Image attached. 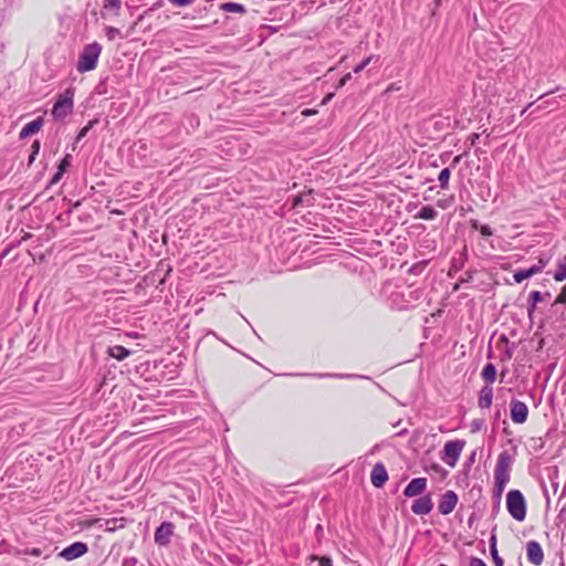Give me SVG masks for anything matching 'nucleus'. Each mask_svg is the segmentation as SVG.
Masks as SVG:
<instances>
[{"label": "nucleus", "mask_w": 566, "mask_h": 566, "mask_svg": "<svg viewBox=\"0 0 566 566\" xmlns=\"http://www.w3.org/2000/svg\"><path fill=\"white\" fill-rule=\"evenodd\" d=\"M102 52V46L97 42H93L84 46L76 65L80 73H85L94 70L97 65L98 57Z\"/></svg>", "instance_id": "1"}, {"label": "nucleus", "mask_w": 566, "mask_h": 566, "mask_svg": "<svg viewBox=\"0 0 566 566\" xmlns=\"http://www.w3.org/2000/svg\"><path fill=\"white\" fill-rule=\"evenodd\" d=\"M506 509L510 515L518 521L523 522L526 517V501L524 495L518 490H511L506 494Z\"/></svg>", "instance_id": "2"}, {"label": "nucleus", "mask_w": 566, "mask_h": 566, "mask_svg": "<svg viewBox=\"0 0 566 566\" xmlns=\"http://www.w3.org/2000/svg\"><path fill=\"white\" fill-rule=\"evenodd\" d=\"M513 464V458L507 451H503L499 454L495 470H494V483L507 485L511 479V468Z\"/></svg>", "instance_id": "3"}, {"label": "nucleus", "mask_w": 566, "mask_h": 566, "mask_svg": "<svg viewBox=\"0 0 566 566\" xmlns=\"http://www.w3.org/2000/svg\"><path fill=\"white\" fill-rule=\"evenodd\" d=\"M73 97L74 91L72 88H67L63 94L59 96L52 109V116L55 119H63L72 113Z\"/></svg>", "instance_id": "4"}, {"label": "nucleus", "mask_w": 566, "mask_h": 566, "mask_svg": "<svg viewBox=\"0 0 566 566\" xmlns=\"http://www.w3.org/2000/svg\"><path fill=\"white\" fill-rule=\"evenodd\" d=\"M464 446L465 442L462 440L448 441L443 447V454L441 457L442 461L449 467L454 468Z\"/></svg>", "instance_id": "5"}, {"label": "nucleus", "mask_w": 566, "mask_h": 566, "mask_svg": "<svg viewBox=\"0 0 566 566\" xmlns=\"http://www.w3.org/2000/svg\"><path fill=\"white\" fill-rule=\"evenodd\" d=\"M511 419L514 423L522 424L527 420L528 408L520 400H512L510 405Z\"/></svg>", "instance_id": "6"}, {"label": "nucleus", "mask_w": 566, "mask_h": 566, "mask_svg": "<svg viewBox=\"0 0 566 566\" xmlns=\"http://www.w3.org/2000/svg\"><path fill=\"white\" fill-rule=\"evenodd\" d=\"M175 526L172 523L164 522L155 532V542L160 546H166L170 542Z\"/></svg>", "instance_id": "7"}, {"label": "nucleus", "mask_w": 566, "mask_h": 566, "mask_svg": "<svg viewBox=\"0 0 566 566\" xmlns=\"http://www.w3.org/2000/svg\"><path fill=\"white\" fill-rule=\"evenodd\" d=\"M458 503V495L453 491H447L439 502L438 510L441 514H450Z\"/></svg>", "instance_id": "8"}, {"label": "nucleus", "mask_w": 566, "mask_h": 566, "mask_svg": "<svg viewBox=\"0 0 566 566\" xmlns=\"http://www.w3.org/2000/svg\"><path fill=\"white\" fill-rule=\"evenodd\" d=\"M86 552H87L86 544H84L82 542H76V543H73L72 545L67 546L66 548H64L60 553V556L66 560H73L75 558L83 556Z\"/></svg>", "instance_id": "9"}, {"label": "nucleus", "mask_w": 566, "mask_h": 566, "mask_svg": "<svg viewBox=\"0 0 566 566\" xmlns=\"http://www.w3.org/2000/svg\"><path fill=\"white\" fill-rule=\"evenodd\" d=\"M122 10V0H104L102 7V18L103 19H114L117 18Z\"/></svg>", "instance_id": "10"}, {"label": "nucleus", "mask_w": 566, "mask_h": 566, "mask_svg": "<svg viewBox=\"0 0 566 566\" xmlns=\"http://www.w3.org/2000/svg\"><path fill=\"white\" fill-rule=\"evenodd\" d=\"M427 489V480L424 478L412 479L406 486L403 494L407 497H413L422 494Z\"/></svg>", "instance_id": "11"}, {"label": "nucleus", "mask_w": 566, "mask_h": 566, "mask_svg": "<svg viewBox=\"0 0 566 566\" xmlns=\"http://www.w3.org/2000/svg\"><path fill=\"white\" fill-rule=\"evenodd\" d=\"M526 554H527V559L536 566L541 565L544 560L543 549H542L541 545L535 541H531L527 543Z\"/></svg>", "instance_id": "12"}, {"label": "nucleus", "mask_w": 566, "mask_h": 566, "mask_svg": "<svg viewBox=\"0 0 566 566\" xmlns=\"http://www.w3.org/2000/svg\"><path fill=\"white\" fill-rule=\"evenodd\" d=\"M432 506L433 505H432L431 497L429 495H424V496L417 499L413 502L411 510L417 515H426L431 512Z\"/></svg>", "instance_id": "13"}, {"label": "nucleus", "mask_w": 566, "mask_h": 566, "mask_svg": "<svg viewBox=\"0 0 566 566\" xmlns=\"http://www.w3.org/2000/svg\"><path fill=\"white\" fill-rule=\"evenodd\" d=\"M370 480L376 488H380L385 484L388 480V474L382 464L378 463L373 468Z\"/></svg>", "instance_id": "14"}, {"label": "nucleus", "mask_w": 566, "mask_h": 566, "mask_svg": "<svg viewBox=\"0 0 566 566\" xmlns=\"http://www.w3.org/2000/svg\"><path fill=\"white\" fill-rule=\"evenodd\" d=\"M43 126V118L38 117L36 119L28 123L20 132V138H27L33 134H36Z\"/></svg>", "instance_id": "15"}, {"label": "nucleus", "mask_w": 566, "mask_h": 566, "mask_svg": "<svg viewBox=\"0 0 566 566\" xmlns=\"http://www.w3.org/2000/svg\"><path fill=\"white\" fill-rule=\"evenodd\" d=\"M493 389L490 386H485L480 391L479 406L481 408H489L492 405Z\"/></svg>", "instance_id": "16"}, {"label": "nucleus", "mask_w": 566, "mask_h": 566, "mask_svg": "<svg viewBox=\"0 0 566 566\" xmlns=\"http://www.w3.org/2000/svg\"><path fill=\"white\" fill-rule=\"evenodd\" d=\"M125 526L124 518H109L105 520L101 527H104L107 532H115L118 528H123Z\"/></svg>", "instance_id": "17"}, {"label": "nucleus", "mask_w": 566, "mask_h": 566, "mask_svg": "<svg viewBox=\"0 0 566 566\" xmlns=\"http://www.w3.org/2000/svg\"><path fill=\"white\" fill-rule=\"evenodd\" d=\"M108 354L117 360H123L129 356V350L123 346L116 345L108 348Z\"/></svg>", "instance_id": "18"}, {"label": "nucleus", "mask_w": 566, "mask_h": 566, "mask_svg": "<svg viewBox=\"0 0 566 566\" xmlns=\"http://www.w3.org/2000/svg\"><path fill=\"white\" fill-rule=\"evenodd\" d=\"M220 9L224 12H237V13H244L245 8L235 2H226L220 6Z\"/></svg>", "instance_id": "19"}, {"label": "nucleus", "mask_w": 566, "mask_h": 566, "mask_svg": "<svg viewBox=\"0 0 566 566\" xmlns=\"http://www.w3.org/2000/svg\"><path fill=\"white\" fill-rule=\"evenodd\" d=\"M417 217L423 220H433L437 217V211L431 206H424L419 210Z\"/></svg>", "instance_id": "20"}, {"label": "nucleus", "mask_w": 566, "mask_h": 566, "mask_svg": "<svg viewBox=\"0 0 566 566\" xmlns=\"http://www.w3.org/2000/svg\"><path fill=\"white\" fill-rule=\"evenodd\" d=\"M482 377L490 384L495 380L496 369L493 364H486L482 370Z\"/></svg>", "instance_id": "21"}, {"label": "nucleus", "mask_w": 566, "mask_h": 566, "mask_svg": "<svg viewBox=\"0 0 566 566\" xmlns=\"http://www.w3.org/2000/svg\"><path fill=\"white\" fill-rule=\"evenodd\" d=\"M554 279L558 282H563L566 280V256L558 262L557 271L554 274Z\"/></svg>", "instance_id": "22"}, {"label": "nucleus", "mask_w": 566, "mask_h": 566, "mask_svg": "<svg viewBox=\"0 0 566 566\" xmlns=\"http://www.w3.org/2000/svg\"><path fill=\"white\" fill-rule=\"evenodd\" d=\"M450 175H451V172H450V169H449V168H443V169L440 171V174H439V176H438V180H439V182H440L441 188H443V189H444V188H447V187H448L449 179H450Z\"/></svg>", "instance_id": "23"}, {"label": "nucleus", "mask_w": 566, "mask_h": 566, "mask_svg": "<svg viewBox=\"0 0 566 566\" xmlns=\"http://www.w3.org/2000/svg\"><path fill=\"white\" fill-rule=\"evenodd\" d=\"M310 566H332V560L327 557L317 558L312 556Z\"/></svg>", "instance_id": "24"}, {"label": "nucleus", "mask_w": 566, "mask_h": 566, "mask_svg": "<svg viewBox=\"0 0 566 566\" xmlns=\"http://www.w3.org/2000/svg\"><path fill=\"white\" fill-rule=\"evenodd\" d=\"M105 35L109 41L115 40L116 36H122L119 29L114 27H106L105 28Z\"/></svg>", "instance_id": "25"}, {"label": "nucleus", "mask_w": 566, "mask_h": 566, "mask_svg": "<svg viewBox=\"0 0 566 566\" xmlns=\"http://www.w3.org/2000/svg\"><path fill=\"white\" fill-rule=\"evenodd\" d=\"M543 269H544V263L542 261H539L538 264H535L532 268L527 269L526 272H527L528 276L531 277V276L542 272Z\"/></svg>", "instance_id": "26"}, {"label": "nucleus", "mask_w": 566, "mask_h": 566, "mask_svg": "<svg viewBox=\"0 0 566 566\" xmlns=\"http://www.w3.org/2000/svg\"><path fill=\"white\" fill-rule=\"evenodd\" d=\"M526 279H530L526 270H521L514 273V280L516 283H522Z\"/></svg>", "instance_id": "27"}, {"label": "nucleus", "mask_w": 566, "mask_h": 566, "mask_svg": "<svg viewBox=\"0 0 566 566\" xmlns=\"http://www.w3.org/2000/svg\"><path fill=\"white\" fill-rule=\"evenodd\" d=\"M373 59H374L373 55L366 57L361 63H359L357 66H355L354 73L361 72L373 61Z\"/></svg>", "instance_id": "28"}, {"label": "nucleus", "mask_w": 566, "mask_h": 566, "mask_svg": "<svg viewBox=\"0 0 566 566\" xmlns=\"http://www.w3.org/2000/svg\"><path fill=\"white\" fill-rule=\"evenodd\" d=\"M70 165H71V155H66L60 163L57 169L64 172Z\"/></svg>", "instance_id": "29"}, {"label": "nucleus", "mask_w": 566, "mask_h": 566, "mask_svg": "<svg viewBox=\"0 0 566 566\" xmlns=\"http://www.w3.org/2000/svg\"><path fill=\"white\" fill-rule=\"evenodd\" d=\"M171 4L177 7H187L192 4L196 0H168Z\"/></svg>", "instance_id": "30"}, {"label": "nucleus", "mask_w": 566, "mask_h": 566, "mask_svg": "<svg viewBox=\"0 0 566 566\" xmlns=\"http://www.w3.org/2000/svg\"><path fill=\"white\" fill-rule=\"evenodd\" d=\"M505 488H506L505 485H502V486H501L500 484H495V483H494V490H493V493H494V496H495L497 500H500V499H501V496H502V494H503V492H504Z\"/></svg>", "instance_id": "31"}, {"label": "nucleus", "mask_w": 566, "mask_h": 566, "mask_svg": "<svg viewBox=\"0 0 566 566\" xmlns=\"http://www.w3.org/2000/svg\"><path fill=\"white\" fill-rule=\"evenodd\" d=\"M431 470L434 471L436 473L440 474L442 478H444L447 474H448V471L444 470L441 465L439 464H432L431 465Z\"/></svg>", "instance_id": "32"}, {"label": "nucleus", "mask_w": 566, "mask_h": 566, "mask_svg": "<svg viewBox=\"0 0 566 566\" xmlns=\"http://www.w3.org/2000/svg\"><path fill=\"white\" fill-rule=\"evenodd\" d=\"M531 298L533 300L534 305H535L536 303H541V302H543V301H544L542 293H541V292H538V291H534V292H532V293H531Z\"/></svg>", "instance_id": "33"}, {"label": "nucleus", "mask_w": 566, "mask_h": 566, "mask_svg": "<svg viewBox=\"0 0 566 566\" xmlns=\"http://www.w3.org/2000/svg\"><path fill=\"white\" fill-rule=\"evenodd\" d=\"M555 302L566 304V285L563 286L562 292L559 293Z\"/></svg>", "instance_id": "34"}, {"label": "nucleus", "mask_w": 566, "mask_h": 566, "mask_svg": "<svg viewBox=\"0 0 566 566\" xmlns=\"http://www.w3.org/2000/svg\"><path fill=\"white\" fill-rule=\"evenodd\" d=\"M492 554H493V557H494L495 565L496 566H503V560L497 556L494 543L492 544Z\"/></svg>", "instance_id": "35"}, {"label": "nucleus", "mask_w": 566, "mask_h": 566, "mask_svg": "<svg viewBox=\"0 0 566 566\" xmlns=\"http://www.w3.org/2000/svg\"><path fill=\"white\" fill-rule=\"evenodd\" d=\"M32 154L30 156V163H32L35 158V156L38 155L39 153V149H40V144L39 142H34L33 145H32Z\"/></svg>", "instance_id": "36"}, {"label": "nucleus", "mask_w": 566, "mask_h": 566, "mask_svg": "<svg viewBox=\"0 0 566 566\" xmlns=\"http://www.w3.org/2000/svg\"><path fill=\"white\" fill-rule=\"evenodd\" d=\"M480 232L483 237H491L493 234V231L489 226H481Z\"/></svg>", "instance_id": "37"}, {"label": "nucleus", "mask_w": 566, "mask_h": 566, "mask_svg": "<svg viewBox=\"0 0 566 566\" xmlns=\"http://www.w3.org/2000/svg\"><path fill=\"white\" fill-rule=\"evenodd\" d=\"M350 77H352V74H350V73L345 74V75L340 78V81L338 82L337 87H342V86H344V85H345V84L350 80Z\"/></svg>", "instance_id": "38"}, {"label": "nucleus", "mask_w": 566, "mask_h": 566, "mask_svg": "<svg viewBox=\"0 0 566 566\" xmlns=\"http://www.w3.org/2000/svg\"><path fill=\"white\" fill-rule=\"evenodd\" d=\"M470 566H486V564L482 559L474 557L471 559Z\"/></svg>", "instance_id": "39"}, {"label": "nucleus", "mask_w": 566, "mask_h": 566, "mask_svg": "<svg viewBox=\"0 0 566 566\" xmlns=\"http://www.w3.org/2000/svg\"><path fill=\"white\" fill-rule=\"evenodd\" d=\"M63 171L59 170L55 172V175L52 178V184H56L63 176Z\"/></svg>", "instance_id": "40"}, {"label": "nucleus", "mask_w": 566, "mask_h": 566, "mask_svg": "<svg viewBox=\"0 0 566 566\" xmlns=\"http://www.w3.org/2000/svg\"><path fill=\"white\" fill-rule=\"evenodd\" d=\"M480 428H481V423L479 421L472 422V424H471V431L472 432L479 431Z\"/></svg>", "instance_id": "41"}, {"label": "nucleus", "mask_w": 566, "mask_h": 566, "mask_svg": "<svg viewBox=\"0 0 566 566\" xmlns=\"http://www.w3.org/2000/svg\"><path fill=\"white\" fill-rule=\"evenodd\" d=\"M315 113H316V111H314V109H308V108H307V109H304V111L302 112V115H303V116H311V115H313V114H315Z\"/></svg>", "instance_id": "42"}, {"label": "nucleus", "mask_w": 566, "mask_h": 566, "mask_svg": "<svg viewBox=\"0 0 566 566\" xmlns=\"http://www.w3.org/2000/svg\"><path fill=\"white\" fill-rule=\"evenodd\" d=\"M88 126L87 127H84L81 132H80V135H78V138H82L86 135L87 130H88Z\"/></svg>", "instance_id": "43"}, {"label": "nucleus", "mask_w": 566, "mask_h": 566, "mask_svg": "<svg viewBox=\"0 0 566 566\" xmlns=\"http://www.w3.org/2000/svg\"><path fill=\"white\" fill-rule=\"evenodd\" d=\"M334 94L331 93L328 94L324 99H323V104H326L327 102H329L332 98H333Z\"/></svg>", "instance_id": "44"}, {"label": "nucleus", "mask_w": 566, "mask_h": 566, "mask_svg": "<svg viewBox=\"0 0 566 566\" xmlns=\"http://www.w3.org/2000/svg\"><path fill=\"white\" fill-rule=\"evenodd\" d=\"M31 554H32V555H35V556H38V555H40V549H38V548H33V549L31 551Z\"/></svg>", "instance_id": "45"}, {"label": "nucleus", "mask_w": 566, "mask_h": 566, "mask_svg": "<svg viewBox=\"0 0 566 566\" xmlns=\"http://www.w3.org/2000/svg\"><path fill=\"white\" fill-rule=\"evenodd\" d=\"M439 566H447V565H444V564H440Z\"/></svg>", "instance_id": "46"}]
</instances>
